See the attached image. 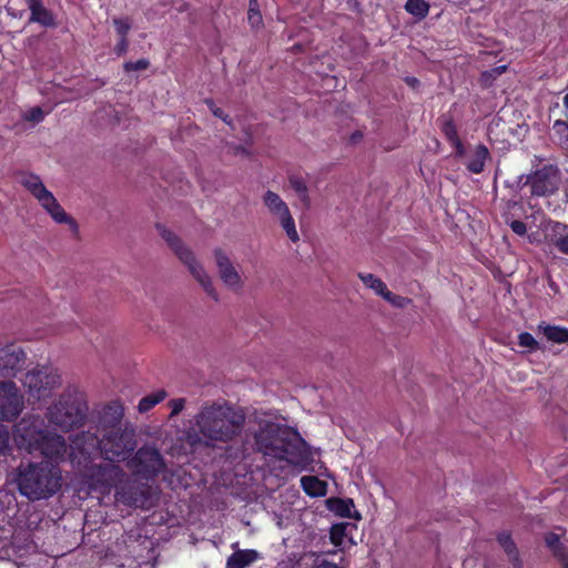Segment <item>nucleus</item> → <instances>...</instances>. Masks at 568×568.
<instances>
[{"mask_svg":"<svg viewBox=\"0 0 568 568\" xmlns=\"http://www.w3.org/2000/svg\"><path fill=\"white\" fill-rule=\"evenodd\" d=\"M194 425L206 444L227 443L242 433L245 415L227 403L204 404L194 416Z\"/></svg>","mask_w":568,"mask_h":568,"instance_id":"obj_2","label":"nucleus"},{"mask_svg":"<svg viewBox=\"0 0 568 568\" xmlns=\"http://www.w3.org/2000/svg\"><path fill=\"white\" fill-rule=\"evenodd\" d=\"M160 231V236L169 245V247L175 253L179 260L186 265L193 277L201 283L209 296L217 301V293L214 288L211 277L207 275L205 270L194 258V253L185 247L182 240L178 237L173 232L161 224H156Z\"/></svg>","mask_w":568,"mask_h":568,"instance_id":"obj_8","label":"nucleus"},{"mask_svg":"<svg viewBox=\"0 0 568 568\" xmlns=\"http://www.w3.org/2000/svg\"><path fill=\"white\" fill-rule=\"evenodd\" d=\"M552 246L558 252L568 255V225L556 223L552 226Z\"/></svg>","mask_w":568,"mask_h":568,"instance_id":"obj_25","label":"nucleus"},{"mask_svg":"<svg viewBox=\"0 0 568 568\" xmlns=\"http://www.w3.org/2000/svg\"><path fill=\"white\" fill-rule=\"evenodd\" d=\"M130 47L129 38H118V43L113 48L114 54L120 58L124 57Z\"/></svg>","mask_w":568,"mask_h":568,"instance_id":"obj_39","label":"nucleus"},{"mask_svg":"<svg viewBox=\"0 0 568 568\" xmlns=\"http://www.w3.org/2000/svg\"><path fill=\"white\" fill-rule=\"evenodd\" d=\"M302 489L310 496H323L326 494V484L315 476H303L301 479Z\"/></svg>","mask_w":568,"mask_h":568,"instance_id":"obj_26","label":"nucleus"},{"mask_svg":"<svg viewBox=\"0 0 568 568\" xmlns=\"http://www.w3.org/2000/svg\"><path fill=\"white\" fill-rule=\"evenodd\" d=\"M258 558L254 549L236 550L226 559V568H246Z\"/></svg>","mask_w":568,"mask_h":568,"instance_id":"obj_23","label":"nucleus"},{"mask_svg":"<svg viewBox=\"0 0 568 568\" xmlns=\"http://www.w3.org/2000/svg\"><path fill=\"white\" fill-rule=\"evenodd\" d=\"M166 395H168V393L164 389H160V390H156L154 393L143 396L142 398H140L139 406H138L140 413L144 414V412H149L155 405L160 404L161 400H163L166 397Z\"/></svg>","mask_w":568,"mask_h":568,"instance_id":"obj_29","label":"nucleus"},{"mask_svg":"<svg viewBox=\"0 0 568 568\" xmlns=\"http://www.w3.org/2000/svg\"><path fill=\"white\" fill-rule=\"evenodd\" d=\"M554 130L560 134V136L568 141V123L562 120H556L554 122Z\"/></svg>","mask_w":568,"mask_h":568,"instance_id":"obj_42","label":"nucleus"},{"mask_svg":"<svg viewBox=\"0 0 568 568\" xmlns=\"http://www.w3.org/2000/svg\"><path fill=\"white\" fill-rule=\"evenodd\" d=\"M405 10L418 19H424L429 12V4L425 0H407Z\"/></svg>","mask_w":568,"mask_h":568,"instance_id":"obj_31","label":"nucleus"},{"mask_svg":"<svg viewBox=\"0 0 568 568\" xmlns=\"http://www.w3.org/2000/svg\"><path fill=\"white\" fill-rule=\"evenodd\" d=\"M74 445L70 454L71 462L90 489L101 494H109L114 489V498L120 504L141 509L152 507L154 495L151 485L132 479L122 467L111 462L95 464L89 450L91 446L82 438H78Z\"/></svg>","mask_w":568,"mask_h":568,"instance_id":"obj_1","label":"nucleus"},{"mask_svg":"<svg viewBox=\"0 0 568 568\" xmlns=\"http://www.w3.org/2000/svg\"><path fill=\"white\" fill-rule=\"evenodd\" d=\"M38 452L42 455V459H48L52 464L60 466L61 460H63L67 454V443L62 435L51 433L47 429L44 439L40 443Z\"/></svg>","mask_w":568,"mask_h":568,"instance_id":"obj_16","label":"nucleus"},{"mask_svg":"<svg viewBox=\"0 0 568 568\" xmlns=\"http://www.w3.org/2000/svg\"><path fill=\"white\" fill-rule=\"evenodd\" d=\"M439 129L445 136L446 141L450 144V146L455 150V158H465L467 154L466 146L459 139L455 120L453 116H442L438 119Z\"/></svg>","mask_w":568,"mask_h":568,"instance_id":"obj_18","label":"nucleus"},{"mask_svg":"<svg viewBox=\"0 0 568 568\" xmlns=\"http://www.w3.org/2000/svg\"><path fill=\"white\" fill-rule=\"evenodd\" d=\"M383 298H385L386 301L392 303L393 306H396V307H405L408 305V303L412 302V300L408 297H404V296L390 293V291L388 288L386 290Z\"/></svg>","mask_w":568,"mask_h":568,"instance_id":"obj_38","label":"nucleus"},{"mask_svg":"<svg viewBox=\"0 0 568 568\" xmlns=\"http://www.w3.org/2000/svg\"><path fill=\"white\" fill-rule=\"evenodd\" d=\"M362 136H363L362 132H359V131L354 132V133L352 134V141H353V142H357L358 140H361V139H362Z\"/></svg>","mask_w":568,"mask_h":568,"instance_id":"obj_47","label":"nucleus"},{"mask_svg":"<svg viewBox=\"0 0 568 568\" xmlns=\"http://www.w3.org/2000/svg\"><path fill=\"white\" fill-rule=\"evenodd\" d=\"M30 11L29 23H38L43 28H55L59 26L58 14L44 6L43 0H24Z\"/></svg>","mask_w":568,"mask_h":568,"instance_id":"obj_17","label":"nucleus"},{"mask_svg":"<svg viewBox=\"0 0 568 568\" xmlns=\"http://www.w3.org/2000/svg\"><path fill=\"white\" fill-rule=\"evenodd\" d=\"M43 109L40 106H34L30 109L27 119L32 122H41L43 121Z\"/></svg>","mask_w":568,"mask_h":568,"instance_id":"obj_43","label":"nucleus"},{"mask_svg":"<svg viewBox=\"0 0 568 568\" xmlns=\"http://www.w3.org/2000/svg\"><path fill=\"white\" fill-rule=\"evenodd\" d=\"M9 444L10 433L4 426L0 425V456L9 449Z\"/></svg>","mask_w":568,"mask_h":568,"instance_id":"obj_40","label":"nucleus"},{"mask_svg":"<svg viewBox=\"0 0 568 568\" xmlns=\"http://www.w3.org/2000/svg\"><path fill=\"white\" fill-rule=\"evenodd\" d=\"M24 407V398L12 381L0 382V420H16Z\"/></svg>","mask_w":568,"mask_h":568,"instance_id":"obj_12","label":"nucleus"},{"mask_svg":"<svg viewBox=\"0 0 568 568\" xmlns=\"http://www.w3.org/2000/svg\"><path fill=\"white\" fill-rule=\"evenodd\" d=\"M303 444L298 432L278 425H268L255 434L257 452L277 459L298 456Z\"/></svg>","mask_w":568,"mask_h":568,"instance_id":"obj_4","label":"nucleus"},{"mask_svg":"<svg viewBox=\"0 0 568 568\" xmlns=\"http://www.w3.org/2000/svg\"><path fill=\"white\" fill-rule=\"evenodd\" d=\"M326 505L328 510L337 516L354 519L361 518V514L355 510V504L353 499L329 498L326 500Z\"/></svg>","mask_w":568,"mask_h":568,"instance_id":"obj_22","label":"nucleus"},{"mask_svg":"<svg viewBox=\"0 0 568 568\" xmlns=\"http://www.w3.org/2000/svg\"><path fill=\"white\" fill-rule=\"evenodd\" d=\"M124 416V407L119 402V399H114L113 402L106 404L100 417V422L105 428L110 429H120L119 425Z\"/></svg>","mask_w":568,"mask_h":568,"instance_id":"obj_20","label":"nucleus"},{"mask_svg":"<svg viewBox=\"0 0 568 568\" xmlns=\"http://www.w3.org/2000/svg\"><path fill=\"white\" fill-rule=\"evenodd\" d=\"M88 406L85 394L69 386L47 410L51 425L62 432H69L83 425Z\"/></svg>","mask_w":568,"mask_h":568,"instance_id":"obj_5","label":"nucleus"},{"mask_svg":"<svg viewBox=\"0 0 568 568\" xmlns=\"http://www.w3.org/2000/svg\"><path fill=\"white\" fill-rule=\"evenodd\" d=\"M118 38H129L132 22L130 18H114L112 20Z\"/></svg>","mask_w":568,"mask_h":568,"instance_id":"obj_35","label":"nucleus"},{"mask_svg":"<svg viewBox=\"0 0 568 568\" xmlns=\"http://www.w3.org/2000/svg\"><path fill=\"white\" fill-rule=\"evenodd\" d=\"M539 329L542 335L556 344H568V328L559 325L540 324Z\"/></svg>","mask_w":568,"mask_h":568,"instance_id":"obj_24","label":"nucleus"},{"mask_svg":"<svg viewBox=\"0 0 568 568\" xmlns=\"http://www.w3.org/2000/svg\"><path fill=\"white\" fill-rule=\"evenodd\" d=\"M545 541L547 547H549L552 551L554 556L559 559L565 568H568V555L560 544L559 536L554 532L547 534L545 536Z\"/></svg>","mask_w":568,"mask_h":568,"instance_id":"obj_28","label":"nucleus"},{"mask_svg":"<svg viewBox=\"0 0 568 568\" xmlns=\"http://www.w3.org/2000/svg\"><path fill=\"white\" fill-rule=\"evenodd\" d=\"M20 183L33 195L47 213L53 219L55 223L69 224L73 234H78L79 226L71 215L64 212L62 206L57 201L55 196L44 185L39 175L27 173L22 174Z\"/></svg>","mask_w":568,"mask_h":568,"instance_id":"obj_7","label":"nucleus"},{"mask_svg":"<svg viewBox=\"0 0 568 568\" xmlns=\"http://www.w3.org/2000/svg\"><path fill=\"white\" fill-rule=\"evenodd\" d=\"M83 439L93 450L99 453L111 463L124 460L126 463L135 450L136 439L134 429H109L101 439L97 435L84 434Z\"/></svg>","mask_w":568,"mask_h":568,"instance_id":"obj_6","label":"nucleus"},{"mask_svg":"<svg viewBox=\"0 0 568 568\" xmlns=\"http://www.w3.org/2000/svg\"><path fill=\"white\" fill-rule=\"evenodd\" d=\"M215 263L217 265L221 278L229 286H236L240 284V275L234 265L230 262L227 255L223 250H215Z\"/></svg>","mask_w":568,"mask_h":568,"instance_id":"obj_19","label":"nucleus"},{"mask_svg":"<svg viewBox=\"0 0 568 568\" xmlns=\"http://www.w3.org/2000/svg\"><path fill=\"white\" fill-rule=\"evenodd\" d=\"M290 185L294 190V192L298 195V199L303 203L304 206L308 207L311 205V197L308 193V187L303 176L291 174L288 176Z\"/></svg>","mask_w":568,"mask_h":568,"instance_id":"obj_27","label":"nucleus"},{"mask_svg":"<svg viewBox=\"0 0 568 568\" xmlns=\"http://www.w3.org/2000/svg\"><path fill=\"white\" fill-rule=\"evenodd\" d=\"M509 226H510L511 231L519 236L525 235L527 232V226L521 221H513V222H510Z\"/></svg>","mask_w":568,"mask_h":568,"instance_id":"obj_45","label":"nucleus"},{"mask_svg":"<svg viewBox=\"0 0 568 568\" xmlns=\"http://www.w3.org/2000/svg\"><path fill=\"white\" fill-rule=\"evenodd\" d=\"M17 485L21 495L28 499H48L62 487V470L60 466L42 459L40 463L20 464Z\"/></svg>","mask_w":568,"mask_h":568,"instance_id":"obj_3","label":"nucleus"},{"mask_svg":"<svg viewBox=\"0 0 568 568\" xmlns=\"http://www.w3.org/2000/svg\"><path fill=\"white\" fill-rule=\"evenodd\" d=\"M312 568H339V567L334 562H328L326 560H323V561L314 565Z\"/></svg>","mask_w":568,"mask_h":568,"instance_id":"obj_46","label":"nucleus"},{"mask_svg":"<svg viewBox=\"0 0 568 568\" xmlns=\"http://www.w3.org/2000/svg\"><path fill=\"white\" fill-rule=\"evenodd\" d=\"M518 344L520 347L528 348L529 351H536L539 348L538 342L535 337L527 332L520 333L518 336Z\"/></svg>","mask_w":568,"mask_h":568,"instance_id":"obj_37","label":"nucleus"},{"mask_svg":"<svg viewBox=\"0 0 568 568\" xmlns=\"http://www.w3.org/2000/svg\"><path fill=\"white\" fill-rule=\"evenodd\" d=\"M185 405V398H171L169 400V406L171 408V417L176 416L182 413Z\"/></svg>","mask_w":568,"mask_h":568,"instance_id":"obj_41","label":"nucleus"},{"mask_svg":"<svg viewBox=\"0 0 568 568\" xmlns=\"http://www.w3.org/2000/svg\"><path fill=\"white\" fill-rule=\"evenodd\" d=\"M151 67V61L146 58H141L136 61H125L123 64V70L126 73H130L132 71H142L146 70Z\"/></svg>","mask_w":568,"mask_h":568,"instance_id":"obj_36","label":"nucleus"},{"mask_svg":"<svg viewBox=\"0 0 568 568\" xmlns=\"http://www.w3.org/2000/svg\"><path fill=\"white\" fill-rule=\"evenodd\" d=\"M263 203L265 204L268 213L278 219L280 224L285 230L288 239L293 242L298 241L300 236L291 215V211L281 195L268 190L263 195Z\"/></svg>","mask_w":568,"mask_h":568,"instance_id":"obj_13","label":"nucleus"},{"mask_svg":"<svg viewBox=\"0 0 568 568\" xmlns=\"http://www.w3.org/2000/svg\"><path fill=\"white\" fill-rule=\"evenodd\" d=\"M206 104L211 108L213 114L216 116V118H220L222 119L223 121H225L226 123H231V120L229 118L227 114H225V111L221 108H217V106H214V103L213 101H206Z\"/></svg>","mask_w":568,"mask_h":568,"instance_id":"obj_44","label":"nucleus"},{"mask_svg":"<svg viewBox=\"0 0 568 568\" xmlns=\"http://www.w3.org/2000/svg\"><path fill=\"white\" fill-rule=\"evenodd\" d=\"M406 82L409 83L410 85H414V84L418 83V80L415 78H408V79H406Z\"/></svg>","mask_w":568,"mask_h":568,"instance_id":"obj_48","label":"nucleus"},{"mask_svg":"<svg viewBox=\"0 0 568 568\" xmlns=\"http://www.w3.org/2000/svg\"><path fill=\"white\" fill-rule=\"evenodd\" d=\"M559 174V169L556 165L549 164L537 169L528 175L527 183L530 186L532 195H547L556 190V178Z\"/></svg>","mask_w":568,"mask_h":568,"instance_id":"obj_15","label":"nucleus"},{"mask_svg":"<svg viewBox=\"0 0 568 568\" xmlns=\"http://www.w3.org/2000/svg\"><path fill=\"white\" fill-rule=\"evenodd\" d=\"M363 283L369 288L374 290L379 296H384L387 285L382 280L373 274H359L358 275Z\"/></svg>","mask_w":568,"mask_h":568,"instance_id":"obj_33","label":"nucleus"},{"mask_svg":"<svg viewBox=\"0 0 568 568\" xmlns=\"http://www.w3.org/2000/svg\"><path fill=\"white\" fill-rule=\"evenodd\" d=\"M248 24L252 30H257L263 26V18L258 0H248Z\"/></svg>","mask_w":568,"mask_h":568,"instance_id":"obj_30","label":"nucleus"},{"mask_svg":"<svg viewBox=\"0 0 568 568\" xmlns=\"http://www.w3.org/2000/svg\"><path fill=\"white\" fill-rule=\"evenodd\" d=\"M132 479L150 485L149 481L156 478L166 467L161 452L154 446L143 445L126 460Z\"/></svg>","mask_w":568,"mask_h":568,"instance_id":"obj_9","label":"nucleus"},{"mask_svg":"<svg viewBox=\"0 0 568 568\" xmlns=\"http://www.w3.org/2000/svg\"><path fill=\"white\" fill-rule=\"evenodd\" d=\"M499 545L506 551L510 560L519 561L518 549L508 532H500L497 537Z\"/></svg>","mask_w":568,"mask_h":568,"instance_id":"obj_32","label":"nucleus"},{"mask_svg":"<svg viewBox=\"0 0 568 568\" xmlns=\"http://www.w3.org/2000/svg\"><path fill=\"white\" fill-rule=\"evenodd\" d=\"M27 361L24 349L18 344L0 347V378H10L23 369Z\"/></svg>","mask_w":568,"mask_h":568,"instance_id":"obj_14","label":"nucleus"},{"mask_svg":"<svg viewBox=\"0 0 568 568\" xmlns=\"http://www.w3.org/2000/svg\"><path fill=\"white\" fill-rule=\"evenodd\" d=\"M347 523L335 524L329 529V539L335 547H341L347 536Z\"/></svg>","mask_w":568,"mask_h":568,"instance_id":"obj_34","label":"nucleus"},{"mask_svg":"<svg viewBox=\"0 0 568 568\" xmlns=\"http://www.w3.org/2000/svg\"><path fill=\"white\" fill-rule=\"evenodd\" d=\"M506 69H507V67L503 65V67H499L497 70L499 71V73H501V72H504Z\"/></svg>","mask_w":568,"mask_h":568,"instance_id":"obj_49","label":"nucleus"},{"mask_svg":"<svg viewBox=\"0 0 568 568\" xmlns=\"http://www.w3.org/2000/svg\"><path fill=\"white\" fill-rule=\"evenodd\" d=\"M490 158L489 149L486 144L478 143L474 146L473 153L466 161V169L471 174H481L485 170L486 163Z\"/></svg>","mask_w":568,"mask_h":568,"instance_id":"obj_21","label":"nucleus"},{"mask_svg":"<svg viewBox=\"0 0 568 568\" xmlns=\"http://www.w3.org/2000/svg\"><path fill=\"white\" fill-rule=\"evenodd\" d=\"M61 375L51 366H38L24 375L23 385L31 397L42 399L61 385Z\"/></svg>","mask_w":568,"mask_h":568,"instance_id":"obj_10","label":"nucleus"},{"mask_svg":"<svg viewBox=\"0 0 568 568\" xmlns=\"http://www.w3.org/2000/svg\"><path fill=\"white\" fill-rule=\"evenodd\" d=\"M43 419L39 417L22 418L16 427V439L29 453L38 452L44 439Z\"/></svg>","mask_w":568,"mask_h":568,"instance_id":"obj_11","label":"nucleus"}]
</instances>
